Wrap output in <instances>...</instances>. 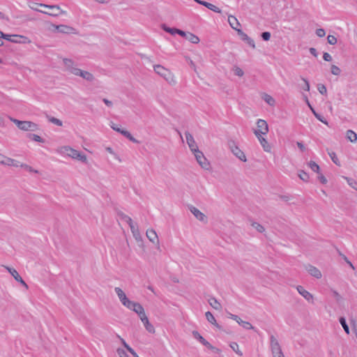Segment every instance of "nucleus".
<instances>
[{"instance_id": "nucleus-11", "label": "nucleus", "mask_w": 357, "mask_h": 357, "mask_svg": "<svg viewBox=\"0 0 357 357\" xmlns=\"http://www.w3.org/2000/svg\"><path fill=\"white\" fill-rule=\"evenodd\" d=\"M298 292L308 302L313 303V295L308 291L305 290L303 287L298 285L296 287Z\"/></svg>"}, {"instance_id": "nucleus-61", "label": "nucleus", "mask_w": 357, "mask_h": 357, "mask_svg": "<svg viewBox=\"0 0 357 357\" xmlns=\"http://www.w3.org/2000/svg\"><path fill=\"white\" fill-rule=\"evenodd\" d=\"M229 317L235 320L238 324V321H241L242 319L238 317L237 315H235V314H231L229 313Z\"/></svg>"}, {"instance_id": "nucleus-62", "label": "nucleus", "mask_w": 357, "mask_h": 357, "mask_svg": "<svg viewBox=\"0 0 357 357\" xmlns=\"http://www.w3.org/2000/svg\"><path fill=\"white\" fill-rule=\"evenodd\" d=\"M323 59L326 61H331L332 60V56H331L330 54L327 53V52H325L324 53V55H323Z\"/></svg>"}, {"instance_id": "nucleus-41", "label": "nucleus", "mask_w": 357, "mask_h": 357, "mask_svg": "<svg viewBox=\"0 0 357 357\" xmlns=\"http://www.w3.org/2000/svg\"><path fill=\"white\" fill-rule=\"evenodd\" d=\"M252 227L255 228L258 232L263 233L265 231V228L261 224L254 222L252 223Z\"/></svg>"}, {"instance_id": "nucleus-8", "label": "nucleus", "mask_w": 357, "mask_h": 357, "mask_svg": "<svg viewBox=\"0 0 357 357\" xmlns=\"http://www.w3.org/2000/svg\"><path fill=\"white\" fill-rule=\"evenodd\" d=\"M114 291L116 294H117L120 301L121 302L122 305L125 307H130V304H131L132 301L129 300L124 291L120 288V287H115Z\"/></svg>"}, {"instance_id": "nucleus-31", "label": "nucleus", "mask_w": 357, "mask_h": 357, "mask_svg": "<svg viewBox=\"0 0 357 357\" xmlns=\"http://www.w3.org/2000/svg\"><path fill=\"white\" fill-rule=\"evenodd\" d=\"M188 208L198 220H201V211L198 208H195L192 205H188Z\"/></svg>"}, {"instance_id": "nucleus-12", "label": "nucleus", "mask_w": 357, "mask_h": 357, "mask_svg": "<svg viewBox=\"0 0 357 357\" xmlns=\"http://www.w3.org/2000/svg\"><path fill=\"white\" fill-rule=\"evenodd\" d=\"M53 26L55 28V30L62 33H73L75 31L73 27L65 24L53 25Z\"/></svg>"}, {"instance_id": "nucleus-10", "label": "nucleus", "mask_w": 357, "mask_h": 357, "mask_svg": "<svg viewBox=\"0 0 357 357\" xmlns=\"http://www.w3.org/2000/svg\"><path fill=\"white\" fill-rule=\"evenodd\" d=\"M19 129L24 131H36L38 129V126L32 121H23L22 125Z\"/></svg>"}, {"instance_id": "nucleus-14", "label": "nucleus", "mask_w": 357, "mask_h": 357, "mask_svg": "<svg viewBox=\"0 0 357 357\" xmlns=\"http://www.w3.org/2000/svg\"><path fill=\"white\" fill-rule=\"evenodd\" d=\"M13 37L12 38L11 43L20 44H26L31 43V40L26 36L17 34H13Z\"/></svg>"}, {"instance_id": "nucleus-17", "label": "nucleus", "mask_w": 357, "mask_h": 357, "mask_svg": "<svg viewBox=\"0 0 357 357\" xmlns=\"http://www.w3.org/2000/svg\"><path fill=\"white\" fill-rule=\"evenodd\" d=\"M238 34L243 41H245L252 48H255V44L254 40L252 38H250L246 33H245L242 30H238Z\"/></svg>"}, {"instance_id": "nucleus-16", "label": "nucleus", "mask_w": 357, "mask_h": 357, "mask_svg": "<svg viewBox=\"0 0 357 357\" xmlns=\"http://www.w3.org/2000/svg\"><path fill=\"white\" fill-rule=\"evenodd\" d=\"M146 236L154 244H159V240L155 231L153 229H149L146 231Z\"/></svg>"}, {"instance_id": "nucleus-7", "label": "nucleus", "mask_w": 357, "mask_h": 357, "mask_svg": "<svg viewBox=\"0 0 357 357\" xmlns=\"http://www.w3.org/2000/svg\"><path fill=\"white\" fill-rule=\"evenodd\" d=\"M229 146L233 154L243 162H246L247 158L245 153L239 149L234 141L229 142Z\"/></svg>"}, {"instance_id": "nucleus-57", "label": "nucleus", "mask_w": 357, "mask_h": 357, "mask_svg": "<svg viewBox=\"0 0 357 357\" xmlns=\"http://www.w3.org/2000/svg\"><path fill=\"white\" fill-rule=\"evenodd\" d=\"M261 38H263L264 40H269V39L271 38V33L268 31L263 32L261 33Z\"/></svg>"}, {"instance_id": "nucleus-53", "label": "nucleus", "mask_w": 357, "mask_h": 357, "mask_svg": "<svg viewBox=\"0 0 357 357\" xmlns=\"http://www.w3.org/2000/svg\"><path fill=\"white\" fill-rule=\"evenodd\" d=\"M346 179L347 180L348 184L351 187H352L353 188L357 190V182L356 181H354L352 178H346Z\"/></svg>"}, {"instance_id": "nucleus-19", "label": "nucleus", "mask_w": 357, "mask_h": 357, "mask_svg": "<svg viewBox=\"0 0 357 357\" xmlns=\"http://www.w3.org/2000/svg\"><path fill=\"white\" fill-rule=\"evenodd\" d=\"M206 318L207 321L215 326L218 329L221 330L222 327L217 323L216 319H215L214 316L210 312H206L205 313Z\"/></svg>"}, {"instance_id": "nucleus-43", "label": "nucleus", "mask_w": 357, "mask_h": 357, "mask_svg": "<svg viewBox=\"0 0 357 357\" xmlns=\"http://www.w3.org/2000/svg\"><path fill=\"white\" fill-rule=\"evenodd\" d=\"M309 167L314 172L319 173V166L314 161H310L308 163Z\"/></svg>"}, {"instance_id": "nucleus-9", "label": "nucleus", "mask_w": 357, "mask_h": 357, "mask_svg": "<svg viewBox=\"0 0 357 357\" xmlns=\"http://www.w3.org/2000/svg\"><path fill=\"white\" fill-rule=\"evenodd\" d=\"M8 271L10 273V275L15 278V280L22 284L26 289L29 288L27 284L24 282V280L20 275L18 272L13 268H10L8 266H4Z\"/></svg>"}, {"instance_id": "nucleus-29", "label": "nucleus", "mask_w": 357, "mask_h": 357, "mask_svg": "<svg viewBox=\"0 0 357 357\" xmlns=\"http://www.w3.org/2000/svg\"><path fill=\"white\" fill-rule=\"evenodd\" d=\"M117 215L121 220L126 221L128 224V225L132 222V220L131 219V218L128 216L121 211H117Z\"/></svg>"}, {"instance_id": "nucleus-33", "label": "nucleus", "mask_w": 357, "mask_h": 357, "mask_svg": "<svg viewBox=\"0 0 357 357\" xmlns=\"http://www.w3.org/2000/svg\"><path fill=\"white\" fill-rule=\"evenodd\" d=\"M5 165L8 166H13V167H19L20 166V162L14 159L6 157V161L4 162Z\"/></svg>"}, {"instance_id": "nucleus-42", "label": "nucleus", "mask_w": 357, "mask_h": 357, "mask_svg": "<svg viewBox=\"0 0 357 357\" xmlns=\"http://www.w3.org/2000/svg\"><path fill=\"white\" fill-rule=\"evenodd\" d=\"M238 324H240L242 327H243L245 329L247 330H254L255 328L252 326V324L248 321H245L241 320V321H238Z\"/></svg>"}, {"instance_id": "nucleus-44", "label": "nucleus", "mask_w": 357, "mask_h": 357, "mask_svg": "<svg viewBox=\"0 0 357 357\" xmlns=\"http://www.w3.org/2000/svg\"><path fill=\"white\" fill-rule=\"evenodd\" d=\"M298 176L302 181L305 182H307L309 180V175L303 170L299 171Z\"/></svg>"}, {"instance_id": "nucleus-13", "label": "nucleus", "mask_w": 357, "mask_h": 357, "mask_svg": "<svg viewBox=\"0 0 357 357\" xmlns=\"http://www.w3.org/2000/svg\"><path fill=\"white\" fill-rule=\"evenodd\" d=\"M305 269L312 276L316 278L317 279H320L322 277V274L321 271L315 266L307 264L305 266Z\"/></svg>"}, {"instance_id": "nucleus-35", "label": "nucleus", "mask_w": 357, "mask_h": 357, "mask_svg": "<svg viewBox=\"0 0 357 357\" xmlns=\"http://www.w3.org/2000/svg\"><path fill=\"white\" fill-rule=\"evenodd\" d=\"M263 99L267 104L271 106H273L275 105V101L274 98L268 94L265 93L263 96Z\"/></svg>"}, {"instance_id": "nucleus-28", "label": "nucleus", "mask_w": 357, "mask_h": 357, "mask_svg": "<svg viewBox=\"0 0 357 357\" xmlns=\"http://www.w3.org/2000/svg\"><path fill=\"white\" fill-rule=\"evenodd\" d=\"M202 344H204L206 347H207L209 349H211L213 352H214L215 354H219L221 353V350L220 349H219L218 348H216V347L212 346L204 337H202Z\"/></svg>"}, {"instance_id": "nucleus-32", "label": "nucleus", "mask_w": 357, "mask_h": 357, "mask_svg": "<svg viewBox=\"0 0 357 357\" xmlns=\"http://www.w3.org/2000/svg\"><path fill=\"white\" fill-rule=\"evenodd\" d=\"M145 328L146 331L150 333H155V328L149 322V319H146L144 320V321H142Z\"/></svg>"}, {"instance_id": "nucleus-5", "label": "nucleus", "mask_w": 357, "mask_h": 357, "mask_svg": "<svg viewBox=\"0 0 357 357\" xmlns=\"http://www.w3.org/2000/svg\"><path fill=\"white\" fill-rule=\"evenodd\" d=\"M63 149H64V152L72 158L77 159L83 162H86V156L84 154L81 153L79 151L73 149L70 146H64Z\"/></svg>"}, {"instance_id": "nucleus-54", "label": "nucleus", "mask_w": 357, "mask_h": 357, "mask_svg": "<svg viewBox=\"0 0 357 357\" xmlns=\"http://www.w3.org/2000/svg\"><path fill=\"white\" fill-rule=\"evenodd\" d=\"M9 119L10 120V121L13 122L17 126L18 128H20V127L22 125L23 121H20L10 116H9Z\"/></svg>"}, {"instance_id": "nucleus-6", "label": "nucleus", "mask_w": 357, "mask_h": 357, "mask_svg": "<svg viewBox=\"0 0 357 357\" xmlns=\"http://www.w3.org/2000/svg\"><path fill=\"white\" fill-rule=\"evenodd\" d=\"M268 132V126L264 119H258L257 121V129L254 130L255 136L266 135Z\"/></svg>"}, {"instance_id": "nucleus-34", "label": "nucleus", "mask_w": 357, "mask_h": 357, "mask_svg": "<svg viewBox=\"0 0 357 357\" xmlns=\"http://www.w3.org/2000/svg\"><path fill=\"white\" fill-rule=\"evenodd\" d=\"M229 347L231 348V349L239 356H243L242 351L239 349L238 344L236 342H231L229 344Z\"/></svg>"}, {"instance_id": "nucleus-20", "label": "nucleus", "mask_w": 357, "mask_h": 357, "mask_svg": "<svg viewBox=\"0 0 357 357\" xmlns=\"http://www.w3.org/2000/svg\"><path fill=\"white\" fill-rule=\"evenodd\" d=\"M128 309L134 311L137 314H139L140 312L144 310L143 306L139 303L134 301L131 302V304H130V307H128Z\"/></svg>"}, {"instance_id": "nucleus-3", "label": "nucleus", "mask_w": 357, "mask_h": 357, "mask_svg": "<svg viewBox=\"0 0 357 357\" xmlns=\"http://www.w3.org/2000/svg\"><path fill=\"white\" fill-rule=\"evenodd\" d=\"M270 349L273 357H285L282 352L279 341L273 335H270Z\"/></svg>"}, {"instance_id": "nucleus-37", "label": "nucleus", "mask_w": 357, "mask_h": 357, "mask_svg": "<svg viewBox=\"0 0 357 357\" xmlns=\"http://www.w3.org/2000/svg\"><path fill=\"white\" fill-rule=\"evenodd\" d=\"M162 28L165 31H166L167 33H169L172 35H175L176 33H177V31H178L177 28H171V27L167 26L165 24H162Z\"/></svg>"}, {"instance_id": "nucleus-49", "label": "nucleus", "mask_w": 357, "mask_h": 357, "mask_svg": "<svg viewBox=\"0 0 357 357\" xmlns=\"http://www.w3.org/2000/svg\"><path fill=\"white\" fill-rule=\"evenodd\" d=\"M327 41L330 45H335L337 43V38L335 36L328 35L327 37Z\"/></svg>"}, {"instance_id": "nucleus-25", "label": "nucleus", "mask_w": 357, "mask_h": 357, "mask_svg": "<svg viewBox=\"0 0 357 357\" xmlns=\"http://www.w3.org/2000/svg\"><path fill=\"white\" fill-rule=\"evenodd\" d=\"M129 227L135 239L137 240L139 238H140V233L138 227L135 225L133 222L129 225Z\"/></svg>"}, {"instance_id": "nucleus-1", "label": "nucleus", "mask_w": 357, "mask_h": 357, "mask_svg": "<svg viewBox=\"0 0 357 357\" xmlns=\"http://www.w3.org/2000/svg\"><path fill=\"white\" fill-rule=\"evenodd\" d=\"M63 62L65 67L66 68V70L71 74L81 77L84 79L90 82H92L95 80V77L92 73H91L89 71L82 70L77 68L75 62L72 59L64 58L63 59Z\"/></svg>"}, {"instance_id": "nucleus-39", "label": "nucleus", "mask_w": 357, "mask_h": 357, "mask_svg": "<svg viewBox=\"0 0 357 357\" xmlns=\"http://www.w3.org/2000/svg\"><path fill=\"white\" fill-rule=\"evenodd\" d=\"M232 71L234 72L235 75L240 77H243L244 75L243 70L240 67H238L237 66H234L232 68Z\"/></svg>"}, {"instance_id": "nucleus-26", "label": "nucleus", "mask_w": 357, "mask_h": 357, "mask_svg": "<svg viewBox=\"0 0 357 357\" xmlns=\"http://www.w3.org/2000/svg\"><path fill=\"white\" fill-rule=\"evenodd\" d=\"M120 133L121 135H123L125 137L128 139L130 141H131L132 142L136 143V144L139 143V142L137 139H136L134 137H132V135L128 130L123 129L122 131H120Z\"/></svg>"}, {"instance_id": "nucleus-51", "label": "nucleus", "mask_w": 357, "mask_h": 357, "mask_svg": "<svg viewBox=\"0 0 357 357\" xmlns=\"http://www.w3.org/2000/svg\"><path fill=\"white\" fill-rule=\"evenodd\" d=\"M317 89H318L319 92L321 94H322V95L326 94L327 89H326V87L324 84H319L317 86Z\"/></svg>"}, {"instance_id": "nucleus-59", "label": "nucleus", "mask_w": 357, "mask_h": 357, "mask_svg": "<svg viewBox=\"0 0 357 357\" xmlns=\"http://www.w3.org/2000/svg\"><path fill=\"white\" fill-rule=\"evenodd\" d=\"M117 337L120 339L122 344L123 345V347L127 349V351L129 350V348H131L127 343L125 341L124 339H123L122 337H121L119 335H117Z\"/></svg>"}, {"instance_id": "nucleus-45", "label": "nucleus", "mask_w": 357, "mask_h": 357, "mask_svg": "<svg viewBox=\"0 0 357 357\" xmlns=\"http://www.w3.org/2000/svg\"><path fill=\"white\" fill-rule=\"evenodd\" d=\"M329 156L331 157L332 161L337 165L340 166V161L335 154V152H329L328 153Z\"/></svg>"}, {"instance_id": "nucleus-60", "label": "nucleus", "mask_w": 357, "mask_h": 357, "mask_svg": "<svg viewBox=\"0 0 357 357\" xmlns=\"http://www.w3.org/2000/svg\"><path fill=\"white\" fill-rule=\"evenodd\" d=\"M111 126V128H112L114 130H115V131H116V132H119V133H120V131H122V130H123V129L120 128L118 126V125H116V124L114 123L113 122H112V123H111V126Z\"/></svg>"}, {"instance_id": "nucleus-58", "label": "nucleus", "mask_w": 357, "mask_h": 357, "mask_svg": "<svg viewBox=\"0 0 357 357\" xmlns=\"http://www.w3.org/2000/svg\"><path fill=\"white\" fill-rule=\"evenodd\" d=\"M139 319L142 321H144L146 319H148L147 316L145 314L144 310L143 311L140 312L139 314H137Z\"/></svg>"}, {"instance_id": "nucleus-38", "label": "nucleus", "mask_w": 357, "mask_h": 357, "mask_svg": "<svg viewBox=\"0 0 357 357\" xmlns=\"http://www.w3.org/2000/svg\"><path fill=\"white\" fill-rule=\"evenodd\" d=\"M47 118L48 119V121L58 126H62L63 125V123L61 120H59V119H56L55 117H53V116H50L49 115H47Z\"/></svg>"}, {"instance_id": "nucleus-50", "label": "nucleus", "mask_w": 357, "mask_h": 357, "mask_svg": "<svg viewBox=\"0 0 357 357\" xmlns=\"http://www.w3.org/2000/svg\"><path fill=\"white\" fill-rule=\"evenodd\" d=\"M301 79L304 82V85L303 86H301V88L305 91H310L309 82L304 77H302Z\"/></svg>"}, {"instance_id": "nucleus-30", "label": "nucleus", "mask_w": 357, "mask_h": 357, "mask_svg": "<svg viewBox=\"0 0 357 357\" xmlns=\"http://www.w3.org/2000/svg\"><path fill=\"white\" fill-rule=\"evenodd\" d=\"M186 40H188V41L193 44H197L200 41V39L197 36H195V34L190 32H189L188 34H187Z\"/></svg>"}, {"instance_id": "nucleus-15", "label": "nucleus", "mask_w": 357, "mask_h": 357, "mask_svg": "<svg viewBox=\"0 0 357 357\" xmlns=\"http://www.w3.org/2000/svg\"><path fill=\"white\" fill-rule=\"evenodd\" d=\"M31 4L36 5L38 6H40L42 8H47L50 9H56L57 10H59V15L60 14H63V15L66 14V11L61 10L59 5H48V4H45V3H36V2H31Z\"/></svg>"}, {"instance_id": "nucleus-4", "label": "nucleus", "mask_w": 357, "mask_h": 357, "mask_svg": "<svg viewBox=\"0 0 357 357\" xmlns=\"http://www.w3.org/2000/svg\"><path fill=\"white\" fill-rule=\"evenodd\" d=\"M155 72L160 75L161 77H164L167 82H168L169 84H175L176 81L174 79V77L171 72L164 68L161 65H155L153 66Z\"/></svg>"}, {"instance_id": "nucleus-47", "label": "nucleus", "mask_w": 357, "mask_h": 357, "mask_svg": "<svg viewBox=\"0 0 357 357\" xmlns=\"http://www.w3.org/2000/svg\"><path fill=\"white\" fill-rule=\"evenodd\" d=\"M339 255L342 257V259L346 261V263L353 269H355V267L352 264V263L348 259V258L343 255L340 251H338Z\"/></svg>"}, {"instance_id": "nucleus-46", "label": "nucleus", "mask_w": 357, "mask_h": 357, "mask_svg": "<svg viewBox=\"0 0 357 357\" xmlns=\"http://www.w3.org/2000/svg\"><path fill=\"white\" fill-rule=\"evenodd\" d=\"M341 73V70L340 68L335 66V65H332L331 66V73L334 75H339Z\"/></svg>"}, {"instance_id": "nucleus-2", "label": "nucleus", "mask_w": 357, "mask_h": 357, "mask_svg": "<svg viewBox=\"0 0 357 357\" xmlns=\"http://www.w3.org/2000/svg\"><path fill=\"white\" fill-rule=\"evenodd\" d=\"M185 136L186 138V142L190 151L195 154L196 160L198 162V164L201 165V155L197 154L200 151L196 142L195 141L192 135L188 131H186L185 132Z\"/></svg>"}, {"instance_id": "nucleus-56", "label": "nucleus", "mask_w": 357, "mask_h": 357, "mask_svg": "<svg viewBox=\"0 0 357 357\" xmlns=\"http://www.w3.org/2000/svg\"><path fill=\"white\" fill-rule=\"evenodd\" d=\"M20 167H24V169L28 170L29 172L38 173L37 170L33 169L31 167H30L26 164H21Z\"/></svg>"}, {"instance_id": "nucleus-23", "label": "nucleus", "mask_w": 357, "mask_h": 357, "mask_svg": "<svg viewBox=\"0 0 357 357\" xmlns=\"http://www.w3.org/2000/svg\"><path fill=\"white\" fill-rule=\"evenodd\" d=\"M346 137L349 141H350L352 143H355L357 141V134L351 130H348L347 131Z\"/></svg>"}, {"instance_id": "nucleus-52", "label": "nucleus", "mask_w": 357, "mask_h": 357, "mask_svg": "<svg viewBox=\"0 0 357 357\" xmlns=\"http://www.w3.org/2000/svg\"><path fill=\"white\" fill-rule=\"evenodd\" d=\"M116 352L119 357H129L126 351L121 348L117 349Z\"/></svg>"}, {"instance_id": "nucleus-64", "label": "nucleus", "mask_w": 357, "mask_h": 357, "mask_svg": "<svg viewBox=\"0 0 357 357\" xmlns=\"http://www.w3.org/2000/svg\"><path fill=\"white\" fill-rule=\"evenodd\" d=\"M318 179L320 181V182H321V183L325 184V183H327V179H326V177H325L324 175H322V174H319V175L318 176Z\"/></svg>"}, {"instance_id": "nucleus-27", "label": "nucleus", "mask_w": 357, "mask_h": 357, "mask_svg": "<svg viewBox=\"0 0 357 357\" xmlns=\"http://www.w3.org/2000/svg\"><path fill=\"white\" fill-rule=\"evenodd\" d=\"M202 6L206 7L207 8L210 9L211 10H213L215 13H221V10L219 8H218L217 6L211 3L202 1Z\"/></svg>"}, {"instance_id": "nucleus-55", "label": "nucleus", "mask_w": 357, "mask_h": 357, "mask_svg": "<svg viewBox=\"0 0 357 357\" xmlns=\"http://www.w3.org/2000/svg\"><path fill=\"white\" fill-rule=\"evenodd\" d=\"M316 34L318 37L322 38L326 35V31L324 29H317L316 30Z\"/></svg>"}, {"instance_id": "nucleus-63", "label": "nucleus", "mask_w": 357, "mask_h": 357, "mask_svg": "<svg viewBox=\"0 0 357 357\" xmlns=\"http://www.w3.org/2000/svg\"><path fill=\"white\" fill-rule=\"evenodd\" d=\"M13 37V35L3 33L1 39H5L8 41L11 42Z\"/></svg>"}, {"instance_id": "nucleus-24", "label": "nucleus", "mask_w": 357, "mask_h": 357, "mask_svg": "<svg viewBox=\"0 0 357 357\" xmlns=\"http://www.w3.org/2000/svg\"><path fill=\"white\" fill-rule=\"evenodd\" d=\"M208 302L209 305L215 310H220L222 308L221 304L215 298H210L208 300Z\"/></svg>"}, {"instance_id": "nucleus-21", "label": "nucleus", "mask_w": 357, "mask_h": 357, "mask_svg": "<svg viewBox=\"0 0 357 357\" xmlns=\"http://www.w3.org/2000/svg\"><path fill=\"white\" fill-rule=\"evenodd\" d=\"M31 2H32L31 1H29L28 2V6L31 9H32L35 11L40 12V13H44L45 15H48L52 16V17H58L59 15V13H48L47 11H43V10H39L38 8H36L37 6L31 4Z\"/></svg>"}, {"instance_id": "nucleus-40", "label": "nucleus", "mask_w": 357, "mask_h": 357, "mask_svg": "<svg viewBox=\"0 0 357 357\" xmlns=\"http://www.w3.org/2000/svg\"><path fill=\"white\" fill-rule=\"evenodd\" d=\"M340 323L342 325V328H344V331L347 334H349L350 331L349 328L346 322V319L344 317L340 318Z\"/></svg>"}, {"instance_id": "nucleus-36", "label": "nucleus", "mask_w": 357, "mask_h": 357, "mask_svg": "<svg viewBox=\"0 0 357 357\" xmlns=\"http://www.w3.org/2000/svg\"><path fill=\"white\" fill-rule=\"evenodd\" d=\"M27 137L34 142H41V143H43L45 142V140L42 137H40L39 135H36V134L29 133L27 135Z\"/></svg>"}, {"instance_id": "nucleus-22", "label": "nucleus", "mask_w": 357, "mask_h": 357, "mask_svg": "<svg viewBox=\"0 0 357 357\" xmlns=\"http://www.w3.org/2000/svg\"><path fill=\"white\" fill-rule=\"evenodd\" d=\"M258 140L259 141L261 145L262 146L264 150L266 152H270L271 151V146L267 142V140L263 137V135H258L256 136Z\"/></svg>"}, {"instance_id": "nucleus-48", "label": "nucleus", "mask_w": 357, "mask_h": 357, "mask_svg": "<svg viewBox=\"0 0 357 357\" xmlns=\"http://www.w3.org/2000/svg\"><path fill=\"white\" fill-rule=\"evenodd\" d=\"M311 110L312 112H313L314 115L315 116V117L319 120L321 122L324 123V124L326 125H328V122L323 118L321 117L319 114H317L314 109L313 108H311Z\"/></svg>"}, {"instance_id": "nucleus-18", "label": "nucleus", "mask_w": 357, "mask_h": 357, "mask_svg": "<svg viewBox=\"0 0 357 357\" xmlns=\"http://www.w3.org/2000/svg\"><path fill=\"white\" fill-rule=\"evenodd\" d=\"M228 22L232 29L236 30L238 32V30H241L240 29L241 24L238 21V20L233 15L228 16Z\"/></svg>"}]
</instances>
